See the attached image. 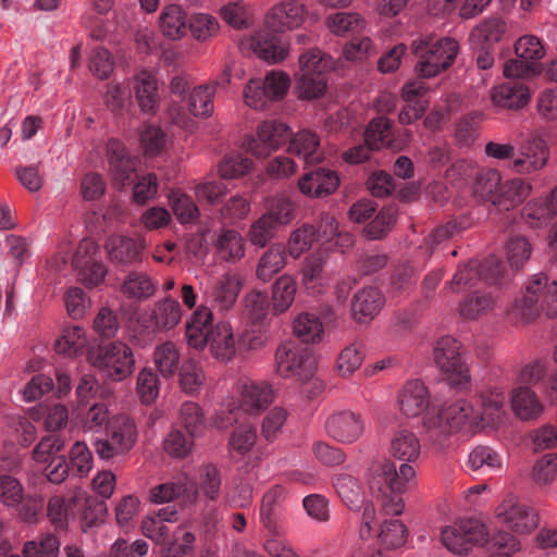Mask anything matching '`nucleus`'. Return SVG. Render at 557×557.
Wrapping results in <instances>:
<instances>
[{
  "label": "nucleus",
  "instance_id": "f257e3e1",
  "mask_svg": "<svg viewBox=\"0 0 557 557\" xmlns=\"http://www.w3.org/2000/svg\"><path fill=\"white\" fill-rule=\"evenodd\" d=\"M389 451L404 463L397 469L394 462L385 460L373 467L369 485L385 513L397 516L404 509L401 494L414 478L416 471L410 462L420 456L421 444L413 432L398 430L391 440Z\"/></svg>",
  "mask_w": 557,
  "mask_h": 557
},
{
  "label": "nucleus",
  "instance_id": "f03ea898",
  "mask_svg": "<svg viewBox=\"0 0 557 557\" xmlns=\"http://www.w3.org/2000/svg\"><path fill=\"white\" fill-rule=\"evenodd\" d=\"M505 393L495 387L481 395V411H474L467 400H459L435 411H429L423 418L428 438L443 446L446 438L463 428L478 432L485 426H494L505 416Z\"/></svg>",
  "mask_w": 557,
  "mask_h": 557
},
{
  "label": "nucleus",
  "instance_id": "7ed1b4c3",
  "mask_svg": "<svg viewBox=\"0 0 557 557\" xmlns=\"http://www.w3.org/2000/svg\"><path fill=\"white\" fill-rule=\"evenodd\" d=\"M289 127L278 121H264L259 125L256 137L246 139L244 146L252 156L267 158L289 140L288 151L302 159L306 164L322 161L320 138L311 131L302 129L290 137Z\"/></svg>",
  "mask_w": 557,
  "mask_h": 557
},
{
  "label": "nucleus",
  "instance_id": "20e7f679",
  "mask_svg": "<svg viewBox=\"0 0 557 557\" xmlns=\"http://www.w3.org/2000/svg\"><path fill=\"white\" fill-rule=\"evenodd\" d=\"M441 542L455 555H467L473 546L484 544L499 550L496 557H510L520 549L517 537L508 532L499 531L487 539L486 527L476 519H460L445 527Z\"/></svg>",
  "mask_w": 557,
  "mask_h": 557
},
{
  "label": "nucleus",
  "instance_id": "39448f33",
  "mask_svg": "<svg viewBox=\"0 0 557 557\" xmlns=\"http://www.w3.org/2000/svg\"><path fill=\"white\" fill-rule=\"evenodd\" d=\"M186 338L191 348H209L211 356L222 362L233 359L236 354V341L231 324L220 321L213 324L210 308L199 306L186 322Z\"/></svg>",
  "mask_w": 557,
  "mask_h": 557
},
{
  "label": "nucleus",
  "instance_id": "423d86ee",
  "mask_svg": "<svg viewBox=\"0 0 557 557\" xmlns=\"http://www.w3.org/2000/svg\"><path fill=\"white\" fill-rule=\"evenodd\" d=\"M304 7L297 1L274 7L267 15L265 27L250 39L252 51L267 62L284 60L288 50L278 34L298 27L304 21Z\"/></svg>",
  "mask_w": 557,
  "mask_h": 557
},
{
  "label": "nucleus",
  "instance_id": "0eeeda50",
  "mask_svg": "<svg viewBox=\"0 0 557 557\" xmlns=\"http://www.w3.org/2000/svg\"><path fill=\"white\" fill-rule=\"evenodd\" d=\"M411 51L417 59L414 69L418 76L431 78L451 66L459 52V44L449 37L422 35L412 41Z\"/></svg>",
  "mask_w": 557,
  "mask_h": 557
},
{
  "label": "nucleus",
  "instance_id": "6e6552de",
  "mask_svg": "<svg viewBox=\"0 0 557 557\" xmlns=\"http://www.w3.org/2000/svg\"><path fill=\"white\" fill-rule=\"evenodd\" d=\"M543 311L547 317H557V281L548 282L547 275H534L525 285L521 298L517 299L511 313L525 322L533 321Z\"/></svg>",
  "mask_w": 557,
  "mask_h": 557
},
{
  "label": "nucleus",
  "instance_id": "1a4fd4ad",
  "mask_svg": "<svg viewBox=\"0 0 557 557\" xmlns=\"http://www.w3.org/2000/svg\"><path fill=\"white\" fill-rule=\"evenodd\" d=\"M331 57L318 49L309 50L299 57V73L296 88L301 99H315L326 90L325 73L333 69Z\"/></svg>",
  "mask_w": 557,
  "mask_h": 557
},
{
  "label": "nucleus",
  "instance_id": "9d476101",
  "mask_svg": "<svg viewBox=\"0 0 557 557\" xmlns=\"http://www.w3.org/2000/svg\"><path fill=\"white\" fill-rule=\"evenodd\" d=\"M92 364L107 379L121 382L132 375L135 359L129 346L123 342L100 345L91 356Z\"/></svg>",
  "mask_w": 557,
  "mask_h": 557
},
{
  "label": "nucleus",
  "instance_id": "9b49d317",
  "mask_svg": "<svg viewBox=\"0 0 557 557\" xmlns=\"http://www.w3.org/2000/svg\"><path fill=\"white\" fill-rule=\"evenodd\" d=\"M290 85L289 76L281 71L269 72L264 79H250L245 92V103L256 110H263L271 101L285 97Z\"/></svg>",
  "mask_w": 557,
  "mask_h": 557
},
{
  "label": "nucleus",
  "instance_id": "f8f14e48",
  "mask_svg": "<svg viewBox=\"0 0 557 557\" xmlns=\"http://www.w3.org/2000/svg\"><path fill=\"white\" fill-rule=\"evenodd\" d=\"M504 264L502 261L491 256L481 263L469 261L458 267L448 287L453 293L459 292L461 288L473 287L480 280L488 284H497L504 275Z\"/></svg>",
  "mask_w": 557,
  "mask_h": 557
},
{
  "label": "nucleus",
  "instance_id": "ddd939ff",
  "mask_svg": "<svg viewBox=\"0 0 557 557\" xmlns=\"http://www.w3.org/2000/svg\"><path fill=\"white\" fill-rule=\"evenodd\" d=\"M275 360L276 371L283 377H294L300 382H308L313 377L315 362L307 348L283 344L276 349Z\"/></svg>",
  "mask_w": 557,
  "mask_h": 557
},
{
  "label": "nucleus",
  "instance_id": "4468645a",
  "mask_svg": "<svg viewBox=\"0 0 557 557\" xmlns=\"http://www.w3.org/2000/svg\"><path fill=\"white\" fill-rule=\"evenodd\" d=\"M516 59L504 65L507 77H525L536 73L537 62L545 55V47L534 35L521 36L515 44Z\"/></svg>",
  "mask_w": 557,
  "mask_h": 557
},
{
  "label": "nucleus",
  "instance_id": "2eb2a0df",
  "mask_svg": "<svg viewBox=\"0 0 557 557\" xmlns=\"http://www.w3.org/2000/svg\"><path fill=\"white\" fill-rule=\"evenodd\" d=\"M460 348L461 345L456 338L444 336L436 342L433 351L436 366L447 374L454 385L466 384L470 379Z\"/></svg>",
  "mask_w": 557,
  "mask_h": 557
},
{
  "label": "nucleus",
  "instance_id": "dca6fc26",
  "mask_svg": "<svg viewBox=\"0 0 557 557\" xmlns=\"http://www.w3.org/2000/svg\"><path fill=\"white\" fill-rule=\"evenodd\" d=\"M495 517L518 534L532 532L539 524L536 512L529 506L508 495L495 509Z\"/></svg>",
  "mask_w": 557,
  "mask_h": 557
},
{
  "label": "nucleus",
  "instance_id": "f3484780",
  "mask_svg": "<svg viewBox=\"0 0 557 557\" xmlns=\"http://www.w3.org/2000/svg\"><path fill=\"white\" fill-rule=\"evenodd\" d=\"M98 251V245L85 238L78 244L72 259V265L81 281L90 287L99 285L106 275L104 265L96 258Z\"/></svg>",
  "mask_w": 557,
  "mask_h": 557
},
{
  "label": "nucleus",
  "instance_id": "a211bd4d",
  "mask_svg": "<svg viewBox=\"0 0 557 557\" xmlns=\"http://www.w3.org/2000/svg\"><path fill=\"white\" fill-rule=\"evenodd\" d=\"M548 157L546 143L533 137L520 146L508 168L517 174H531L541 171L547 164Z\"/></svg>",
  "mask_w": 557,
  "mask_h": 557
},
{
  "label": "nucleus",
  "instance_id": "6ab92c4d",
  "mask_svg": "<svg viewBox=\"0 0 557 557\" xmlns=\"http://www.w3.org/2000/svg\"><path fill=\"white\" fill-rule=\"evenodd\" d=\"M324 429L336 442L351 444L362 435L364 424L360 414L345 410L331 414L325 421Z\"/></svg>",
  "mask_w": 557,
  "mask_h": 557
},
{
  "label": "nucleus",
  "instance_id": "aec40b11",
  "mask_svg": "<svg viewBox=\"0 0 557 557\" xmlns=\"http://www.w3.org/2000/svg\"><path fill=\"white\" fill-rule=\"evenodd\" d=\"M109 172L120 188L131 181L136 171L137 160L131 157L125 146L116 139H110L106 146Z\"/></svg>",
  "mask_w": 557,
  "mask_h": 557
},
{
  "label": "nucleus",
  "instance_id": "412c9836",
  "mask_svg": "<svg viewBox=\"0 0 557 557\" xmlns=\"http://www.w3.org/2000/svg\"><path fill=\"white\" fill-rule=\"evenodd\" d=\"M338 185L337 173L321 166L307 172L298 182V187L304 195L315 198L333 194Z\"/></svg>",
  "mask_w": 557,
  "mask_h": 557
},
{
  "label": "nucleus",
  "instance_id": "4be33fe9",
  "mask_svg": "<svg viewBox=\"0 0 557 557\" xmlns=\"http://www.w3.org/2000/svg\"><path fill=\"white\" fill-rule=\"evenodd\" d=\"M557 215V186L545 198L529 201L522 210V216L530 227L540 228Z\"/></svg>",
  "mask_w": 557,
  "mask_h": 557
},
{
  "label": "nucleus",
  "instance_id": "5701e85b",
  "mask_svg": "<svg viewBox=\"0 0 557 557\" xmlns=\"http://www.w3.org/2000/svg\"><path fill=\"white\" fill-rule=\"evenodd\" d=\"M398 406L406 417H418L429 407V392L419 380L405 384L398 395Z\"/></svg>",
  "mask_w": 557,
  "mask_h": 557
},
{
  "label": "nucleus",
  "instance_id": "b1692460",
  "mask_svg": "<svg viewBox=\"0 0 557 557\" xmlns=\"http://www.w3.org/2000/svg\"><path fill=\"white\" fill-rule=\"evenodd\" d=\"M242 289V281L237 274L225 273L213 285L210 299L213 308L219 311L232 309Z\"/></svg>",
  "mask_w": 557,
  "mask_h": 557
},
{
  "label": "nucleus",
  "instance_id": "393cba45",
  "mask_svg": "<svg viewBox=\"0 0 557 557\" xmlns=\"http://www.w3.org/2000/svg\"><path fill=\"white\" fill-rule=\"evenodd\" d=\"M491 99L497 107L520 109L530 99L529 88L520 81H509L492 89Z\"/></svg>",
  "mask_w": 557,
  "mask_h": 557
},
{
  "label": "nucleus",
  "instance_id": "a878e982",
  "mask_svg": "<svg viewBox=\"0 0 557 557\" xmlns=\"http://www.w3.org/2000/svg\"><path fill=\"white\" fill-rule=\"evenodd\" d=\"M511 409L521 420H533L543 412V405L530 386H517L511 391Z\"/></svg>",
  "mask_w": 557,
  "mask_h": 557
},
{
  "label": "nucleus",
  "instance_id": "bb28decb",
  "mask_svg": "<svg viewBox=\"0 0 557 557\" xmlns=\"http://www.w3.org/2000/svg\"><path fill=\"white\" fill-rule=\"evenodd\" d=\"M532 191L530 182L517 177L500 184L498 195L493 198V205L499 210H509L523 202Z\"/></svg>",
  "mask_w": 557,
  "mask_h": 557
},
{
  "label": "nucleus",
  "instance_id": "cd10ccee",
  "mask_svg": "<svg viewBox=\"0 0 557 557\" xmlns=\"http://www.w3.org/2000/svg\"><path fill=\"white\" fill-rule=\"evenodd\" d=\"M384 297L375 287H366L358 292L351 305L354 318L358 322L372 320L382 309Z\"/></svg>",
  "mask_w": 557,
  "mask_h": 557
},
{
  "label": "nucleus",
  "instance_id": "c85d7f7f",
  "mask_svg": "<svg viewBox=\"0 0 557 557\" xmlns=\"http://www.w3.org/2000/svg\"><path fill=\"white\" fill-rule=\"evenodd\" d=\"M137 434L138 431L134 420L125 414L115 416L108 422L107 436H110L125 454L135 445Z\"/></svg>",
  "mask_w": 557,
  "mask_h": 557
},
{
  "label": "nucleus",
  "instance_id": "c756f323",
  "mask_svg": "<svg viewBox=\"0 0 557 557\" xmlns=\"http://www.w3.org/2000/svg\"><path fill=\"white\" fill-rule=\"evenodd\" d=\"M273 400V389L267 383L245 384L242 391L239 407L248 413H258L265 409Z\"/></svg>",
  "mask_w": 557,
  "mask_h": 557
},
{
  "label": "nucleus",
  "instance_id": "7c9ffc66",
  "mask_svg": "<svg viewBox=\"0 0 557 557\" xmlns=\"http://www.w3.org/2000/svg\"><path fill=\"white\" fill-rule=\"evenodd\" d=\"M332 485L348 508L359 507L363 497V487L359 479L348 472H338L333 475Z\"/></svg>",
  "mask_w": 557,
  "mask_h": 557
},
{
  "label": "nucleus",
  "instance_id": "2f4dec72",
  "mask_svg": "<svg viewBox=\"0 0 557 557\" xmlns=\"http://www.w3.org/2000/svg\"><path fill=\"white\" fill-rule=\"evenodd\" d=\"M106 247L113 262L128 264L140 260L143 245L134 238L121 235L111 236Z\"/></svg>",
  "mask_w": 557,
  "mask_h": 557
},
{
  "label": "nucleus",
  "instance_id": "473e14b6",
  "mask_svg": "<svg viewBox=\"0 0 557 557\" xmlns=\"http://www.w3.org/2000/svg\"><path fill=\"white\" fill-rule=\"evenodd\" d=\"M135 95L143 112L154 113L159 108L158 83L152 74L143 71L137 75Z\"/></svg>",
  "mask_w": 557,
  "mask_h": 557
},
{
  "label": "nucleus",
  "instance_id": "72a5a7b5",
  "mask_svg": "<svg viewBox=\"0 0 557 557\" xmlns=\"http://www.w3.org/2000/svg\"><path fill=\"white\" fill-rule=\"evenodd\" d=\"M293 327L295 335L307 344L320 343L325 333L324 323L314 312L299 313L294 320Z\"/></svg>",
  "mask_w": 557,
  "mask_h": 557
},
{
  "label": "nucleus",
  "instance_id": "f704fd0d",
  "mask_svg": "<svg viewBox=\"0 0 557 557\" xmlns=\"http://www.w3.org/2000/svg\"><path fill=\"white\" fill-rule=\"evenodd\" d=\"M286 264V249L283 245L270 246L260 257L256 276L262 282H269Z\"/></svg>",
  "mask_w": 557,
  "mask_h": 557
},
{
  "label": "nucleus",
  "instance_id": "c9c22d12",
  "mask_svg": "<svg viewBox=\"0 0 557 557\" xmlns=\"http://www.w3.org/2000/svg\"><path fill=\"white\" fill-rule=\"evenodd\" d=\"M84 500L77 496L65 499L53 496L48 503V517L57 529H64L70 518L83 507Z\"/></svg>",
  "mask_w": 557,
  "mask_h": 557
},
{
  "label": "nucleus",
  "instance_id": "e433bc0d",
  "mask_svg": "<svg viewBox=\"0 0 557 557\" xmlns=\"http://www.w3.org/2000/svg\"><path fill=\"white\" fill-rule=\"evenodd\" d=\"M297 284L289 275L280 276L272 286V306L275 314L286 312L293 305Z\"/></svg>",
  "mask_w": 557,
  "mask_h": 557
},
{
  "label": "nucleus",
  "instance_id": "4c0bfd02",
  "mask_svg": "<svg viewBox=\"0 0 557 557\" xmlns=\"http://www.w3.org/2000/svg\"><path fill=\"white\" fill-rule=\"evenodd\" d=\"M182 319V309L177 300L165 297L158 301L151 313L152 325L157 329H172Z\"/></svg>",
  "mask_w": 557,
  "mask_h": 557
},
{
  "label": "nucleus",
  "instance_id": "58836bf2",
  "mask_svg": "<svg viewBox=\"0 0 557 557\" xmlns=\"http://www.w3.org/2000/svg\"><path fill=\"white\" fill-rule=\"evenodd\" d=\"M215 248L220 258L225 261H236L245 255L243 237L235 230L221 231L215 240Z\"/></svg>",
  "mask_w": 557,
  "mask_h": 557
},
{
  "label": "nucleus",
  "instance_id": "ea45409f",
  "mask_svg": "<svg viewBox=\"0 0 557 557\" xmlns=\"http://www.w3.org/2000/svg\"><path fill=\"white\" fill-rule=\"evenodd\" d=\"M473 191L483 200L493 202V198L498 195L502 176L496 169L478 168L473 177Z\"/></svg>",
  "mask_w": 557,
  "mask_h": 557
},
{
  "label": "nucleus",
  "instance_id": "a19ab883",
  "mask_svg": "<svg viewBox=\"0 0 557 557\" xmlns=\"http://www.w3.org/2000/svg\"><path fill=\"white\" fill-rule=\"evenodd\" d=\"M216 84L218 82H214L213 84L196 87L189 94L187 103L191 115L202 117L211 115Z\"/></svg>",
  "mask_w": 557,
  "mask_h": 557
},
{
  "label": "nucleus",
  "instance_id": "79ce46f5",
  "mask_svg": "<svg viewBox=\"0 0 557 557\" xmlns=\"http://www.w3.org/2000/svg\"><path fill=\"white\" fill-rule=\"evenodd\" d=\"M160 28L170 39H178L186 32V16L181 7L172 4L160 16Z\"/></svg>",
  "mask_w": 557,
  "mask_h": 557
},
{
  "label": "nucleus",
  "instance_id": "37998d69",
  "mask_svg": "<svg viewBox=\"0 0 557 557\" xmlns=\"http://www.w3.org/2000/svg\"><path fill=\"white\" fill-rule=\"evenodd\" d=\"M495 306V299L491 294L475 292L468 295L459 306V313L463 319L475 320L490 312Z\"/></svg>",
  "mask_w": 557,
  "mask_h": 557
},
{
  "label": "nucleus",
  "instance_id": "c03bdc74",
  "mask_svg": "<svg viewBox=\"0 0 557 557\" xmlns=\"http://www.w3.org/2000/svg\"><path fill=\"white\" fill-rule=\"evenodd\" d=\"M156 287L151 278L143 272L129 273L123 282L122 293L128 298L144 300L154 294Z\"/></svg>",
  "mask_w": 557,
  "mask_h": 557
},
{
  "label": "nucleus",
  "instance_id": "a18cd8bd",
  "mask_svg": "<svg viewBox=\"0 0 557 557\" xmlns=\"http://www.w3.org/2000/svg\"><path fill=\"white\" fill-rule=\"evenodd\" d=\"M364 141L375 150L389 147L392 144V122L385 116H379L370 121L364 131Z\"/></svg>",
  "mask_w": 557,
  "mask_h": 557
},
{
  "label": "nucleus",
  "instance_id": "49530a36",
  "mask_svg": "<svg viewBox=\"0 0 557 557\" xmlns=\"http://www.w3.org/2000/svg\"><path fill=\"white\" fill-rule=\"evenodd\" d=\"M181 355L172 342L159 345L154 350V363L164 377H171L178 369Z\"/></svg>",
  "mask_w": 557,
  "mask_h": 557
},
{
  "label": "nucleus",
  "instance_id": "de8ad7c7",
  "mask_svg": "<svg viewBox=\"0 0 557 557\" xmlns=\"http://www.w3.org/2000/svg\"><path fill=\"white\" fill-rule=\"evenodd\" d=\"M324 258L321 253L310 256L302 269V284L311 294H319L323 286Z\"/></svg>",
  "mask_w": 557,
  "mask_h": 557
},
{
  "label": "nucleus",
  "instance_id": "09e8293b",
  "mask_svg": "<svg viewBox=\"0 0 557 557\" xmlns=\"http://www.w3.org/2000/svg\"><path fill=\"white\" fill-rule=\"evenodd\" d=\"M180 423L186 429L187 433L195 437L205 429L206 419L200 406L194 401H185L181 405L178 411Z\"/></svg>",
  "mask_w": 557,
  "mask_h": 557
},
{
  "label": "nucleus",
  "instance_id": "8fccbe9b",
  "mask_svg": "<svg viewBox=\"0 0 557 557\" xmlns=\"http://www.w3.org/2000/svg\"><path fill=\"white\" fill-rule=\"evenodd\" d=\"M506 32V24L499 17H491L476 26L472 33L471 38L478 40L483 46L491 47L498 42Z\"/></svg>",
  "mask_w": 557,
  "mask_h": 557
},
{
  "label": "nucleus",
  "instance_id": "3c124183",
  "mask_svg": "<svg viewBox=\"0 0 557 557\" xmlns=\"http://www.w3.org/2000/svg\"><path fill=\"white\" fill-rule=\"evenodd\" d=\"M468 465L473 471L493 472L502 468L499 456L487 446H478L469 455Z\"/></svg>",
  "mask_w": 557,
  "mask_h": 557
},
{
  "label": "nucleus",
  "instance_id": "603ef678",
  "mask_svg": "<svg viewBox=\"0 0 557 557\" xmlns=\"http://www.w3.org/2000/svg\"><path fill=\"white\" fill-rule=\"evenodd\" d=\"M87 344L85 331L81 326L64 329L62 336L55 342V351L73 356L82 351Z\"/></svg>",
  "mask_w": 557,
  "mask_h": 557
},
{
  "label": "nucleus",
  "instance_id": "864d4df0",
  "mask_svg": "<svg viewBox=\"0 0 557 557\" xmlns=\"http://www.w3.org/2000/svg\"><path fill=\"white\" fill-rule=\"evenodd\" d=\"M205 383V374L195 360L185 361L180 368V386L186 394H197Z\"/></svg>",
  "mask_w": 557,
  "mask_h": 557
},
{
  "label": "nucleus",
  "instance_id": "5fc2aeb1",
  "mask_svg": "<svg viewBox=\"0 0 557 557\" xmlns=\"http://www.w3.org/2000/svg\"><path fill=\"white\" fill-rule=\"evenodd\" d=\"M364 359V350L361 344L352 343L345 347L336 361L337 371L341 376H350Z\"/></svg>",
  "mask_w": 557,
  "mask_h": 557
},
{
  "label": "nucleus",
  "instance_id": "6e6d98bb",
  "mask_svg": "<svg viewBox=\"0 0 557 557\" xmlns=\"http://www.w3.org/2000/svg\"><path fill=\"white\" fill-rule=\"evenodd\" d=\"M407 530L398 519L386 520L381 525L379 533L380 544L386 549H395L406 542Z\"/></svg>",
  "mask_w": 557,
  "mask_h": 557
},
{
  "label": "nucleus",
  "instance_id": "4d7b16f0",
  "mask_svg": "<svg viewBox=\"0 0 557 557\" xmlns=\"http://www.w3.org/2000/svg\"><path fill=\"white\" fill-rule=\"evenodd\" d=\"M256 441V428L251 424L243 423L232 432L228 440V446L233 454L236 453L244 456L251 450Z\"/></svg>",
  "mask_w": 557,
  "mask_h": 557
},
{
  "label": "nucleus",
  "instance_id": "13d9d810",
  "mask_svg": "<svg viewBox=\"0 0 557 557\" xmlns=\"http://www.w3.org/2000/svg\"><path fill=\"white\" fill-rule=\"evenodd\" d=\"M269 312V298L265 293L252 290L244 298V314L255 324L264 321Z\"/></svg>",
  "mask_w": 557,
  "mask_h": 557
},
{
  "label": "nucleus",
  "instance_id": "bf43d9fd",
  "mask_svg": "<svg viewBox=\"0 0 557 557\" xmlns=\"http://www.w3.org/2000/svg\"><path fill=\"white\" fill-rule=\"evenodd\" d=\"M277 227L269 216L262 214L251 224L247 238L251 245L263 248L274 237Z\"/></svg>",
  "mask_w": 557,
  "mask_h": 557
},
{
  "label": "nucleus",
  "instance_id": "052dcab7",
  "mask_svg": "<svg viewBox=\"0 0 557 557\" xmlns=\"http://www.w3.org/2000/svg\"><path fill=\"white\" fill-rule=\"evenodd\" d=\"M70 469L75 476H86L91 470L92 456L83 442H76L70 451Z\"/></svg>",
  "mask_w": 557,
  "mask_h": 557
},
{
  "label": "nucleus",
  "instance_id": "680f3d73",
  "mask_svg": "<svg viewBox=\"0 0 557 557\" xmlns=\"http://www.w3.org/2000/svg\"><path fill=\"white\" fill-rule=\"evenodd\" d=\"M317 238V231L313 225L304 224L292 233L287 249L293 258H298L301 253L310 249Z\"/></svg>",
  "mask_w": 557,
  "mask_h": 557
},
{
  "label": "nucleus",
  "instance_id": "e2e57ef3",
  "mask_svg": "<svg viewBox=\"0 0 557 557\" xmlns=\"http://www.w3.org/2000/svg\"><path fill=\"white\" fill-rule=\"evenodd\" d=\"M137 394L144 404H151L159 395V377L152 369H143L137 377Z\"/></svg>",
  "mask_w": 557,
  "mask_h": 557
},
{
  "label": "nucleus",
  "instance_id": "0e129e2a",
  "mask_svg": "<svg viewBox=\"0 0 557 557\" xmlns=\"http://www.w3.org/2000/svg\"><path fill=\"white\" fill-rule=\"evenodd\" d=\"M285 498V490L280 485L270 488L262 498L260 517L267 527L272 525L277 515L280 504Z\"/></svg>",
  "mask_w": 557,
  "mask_h": 557
},
{
  "label": "nucleus",
  "instance_id": "69168bd1",
  "mask_svg": "<svg viewBox=\"0 0 557 557\" xmlns=\"http://www.w3.org/2000/svg\"><path fill=\"white\" fill-rule=\"evenodd\" d=\"M199 486L209 500L218 499L220 495L221 478L218 468L208 463L199 469Z\"/></svg>",
  "mask_w": 557,
  "mask_h": 557
},
{
  "label": "nucleus",
  "instance_id": "338daca9",
  "mask_svg": "<svg viewBox=\"0 0 557 557\" xmlns=\"http://www.w3.org/2000/svg\"><path fill=\"white\" fill-rule=\"evenodd\" d=\"M193 436L180 430L172 431L163 442L164 450L174 458H185L191 451Z\"/></svg>",
  "mask_w": 557,
  "mask_h": 557
},
{
  "label": "nucleus",
  "instance_id": "774afa93",
  "mask_svg": "<svg viewBox=\"0 0 557 557\" xmlns=\"http://www.w3.org/2000/svg\"><path fill=\"white\" fill-rule=\"evenodd\" d=\"M172 209L176 218L183 222H191L198 216V208L193 199L186 194L172 191L170 195Z\"/></svg>",
  "mask_w": 557,
  "mask_h": 557
}]
</instances>
